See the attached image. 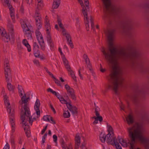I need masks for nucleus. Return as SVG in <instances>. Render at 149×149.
<instances>
[{
	"label": "nucleus",
	"mask_w": 149,
	"mask_h": 149,
	"mask_svg": "<svg viewBox=\"0 0 149 149\" xmlns=\"http://www.w3.org/2000/svg\"><path fill=\"white\" fill-rule=\"evenodd\" d=\"M114 32L115 30L113 29L107 31V34L109 48L105 50L104 48L102 47L101 51L112 68L110 74L111 84L109 86V88H111L116 94H118V88L119 86H121L124 80L122 70L118 65V59H120L126 62L127 66L132 70L141 68L142 66L137 60L140 56L138 51L135 50L131 53L126 48H121L118 50L113 47L112 41Z\"/></svg>",
	"instance_id": "1"
},
{
	"label": "nucleus",
	"mask_w": 149,
	"mask_h": 149,
	"mask_svg": "<svg viewBox=\"0 0 149 149\" xmlns=\"http://www.w3.org/2000/svg\"><path fill=\"white\" fill-rule=\"evenodd\" d=\"M29 97H26V95L24 94L19 102L21 107V119L26 134L28 137L30 136V131L29 130V125L26 123L27 121L31 125L33 120H31L30 116V111L28 107V103Z\"/></svg>",
	"instance_id": "2"
},
{
	"label": "nucleus",
	"mask_w": 149,
	"mask_h": 149,
	"mask_svg": "<svg viewBox=\"0 0 149 149\" xmlns=\"http://www.w3.org/2000/svg\"><path fill=\"white\" fill-rule=\"evenodd\" d=\"M141 125L138 123H135L133 126L127 128V131L130 139V149H134V144L136 140H139L142 143L146 144L148 142V140L141 135Z\"/></svg>",
	"instance_id": "3"
},
{
	"label": "nucleus",
	"mask_w": 149,
	"mask_h": 149,
	"mask_svg": "<svg viewBox=\"0 0 149 149\" xmlns=\"http://www.w3.org/2000/svg\"><path fill=\"white\" fill-rule=\"evenodd\" d=\"M104 4V10L106 13L117 15L119 9L111 4L110 0H102Z\"/></svg>",
	"instance_id": "4"
},
{
	"label": "nucleus",
	"mask_w": 149,
	"mask_h": 149,
	"mask_svg": "<svg viewBox=\"0 0 149 149\" xmlns=\"http://www.w3.org/2000/svg\"><path fill=\"white\" fill-rule=\"evenodd\" d=\"M4 104L6 107L7 111L8 113L11 126H14L15 124L14 121V110L11 108L10 103L8 99V97L6 95L3 96Z\"/></svg>",
	"instance_id": "5"
},
{
	"label": "nucleus",
	"mask_w": 149,
	"mask_h": 149,
	"mask_svg": "<svg viewBox=\"0 0 149 149\" xmlns=\"http://www.w3.org/2000/svg\"><path fill=\"white\" fill-rule=\"evenodd\" d=\"M21 25L25 36L28 37V39H32V37L30 29L32 27L28 19L26 18L24 19Z\"/></svg>",
	"instance_id": "6"
},
{
	"label": "nucleus",
	"mask_w": 149,
	"mask_h": 149,
	"mask_svg": "<svg viewBox=\"0 0 149 149\" xmlns=\"http://www.w3.org/2000/svg\"><path fill=\"white\" fill-rule=\"evenodd\" d=\"M123 23L124 25L123 27L124 31L127 33H130V31L133 28L131 20L127 19L124 21Z\"/></svg>",
	"instance_id": "7"
},
{
	"label": "nucleus",
	"mask_w": 149,
	"mask_h": 149,
	"mask_svg": "<svg viewBox=\"0 0 149 149\" xmlns=\"http://www.w3.org/2000/svg\"><path fill=\"white\" fill-rule=\"evenodd\" d=\"M40 14H37L35 13L34 16V18L35 20L36 24L38 29H40L42 26V19Z\"/></svg>",
	"instance_id": "8"
},
{
	"label": "nucleus",
	"mask_w": 149,
	"mask_h": 149,
	"mask_svg": "<svg viewBox=\"0 0 149 149\" xmlns=\"http://www.w3.org/2000/svg\"><path fill=\"white\" fill-rule=\"evenodd\" d=\"M106 136V141L107 143L113 145L114 139H117L114 136V133H108Z\"/></svg>",
	"instance_id": "9"
},
{
	"label": "nucleus",
	"mask_w": 149,
	"mask_h": 149,
	"mask_svg": "<svg viewBox=\"0 0 149 149\" xmlns=\"http://www.w3.org/2000/svg\"><path fill=\"white\" fill-rule=\"evenodd\" d=\"M68 109L73 115H77L78 113L77 108L75 106H72L70 104H67Z\"/></svg>",
	"instance_id": "10"
},
{
	"label": "nucleus",
	"mask_w": 149,
	"mask_h": 149,
	"mask_svg": "<svg viewBox=\"0 0 149 149\" xmlns=\"http://www.w3.org/2000/svg\"><path fill=\"white\" fill-rule=\"evenodd\" d=\"M83 58L85 60L87 68L89 69L91 72L93 73V71L88 56L86 54H84L83 55Z\"/></svg>",
	"instance_id": "11"
},
{
	"label": "nucleus",
	"mask_w": 149,
	"mask_h": 149,
	"mask_svg": "<svg viewBox=\"0 0 149 149\" xmlns=\"http://www.w3.org/2000/svg\"><path fill=\"white\" fill-rule=\"evenodd\" d=\"M45 26L46 29L47 33V35H50V33L49 31L51 29L50 25L49 23V20L48 19L47 16H45Z\"/></svg>",
	"instance_id": "12"
},
{
	"label": "nucleus",
	"mask_w": 149,
	"mask_h": 149,
	"mask_svg": "<svg viewBox=\"0 0 149 149\" xmlns=\"http://www.w3.org/2000/svg\"><path fill=\"white\" fill-rule=\"evenodd\" d=\"M40 105V101L38 99H37L35 103L34 108L36 111L37 115L38 116V117L40 115V111L39 109Z\"/></svg>",
	"instance_id": "13"
},
{
	"label": "nucleus",
	"mask_w": 149,
	"mask_h": 149,
	"mask_svg": "<svg viewBox=\"0 0 149 149\" xmlns=\"http://www.w3.org/2000/svg\"><path fill=\"white\" fill-rule=\"evenodd\" d=\"M7 28L9 33L11 36V38H13L14 37L13 26L10 23V22H8V24L7 25Z\"/></svg>",
	"instance_id": "14"
},
{
	"label": "nucleus",
	"mask_w": 149,
	"mask_h": 149,
	"mask_svg": "<svg viewBox=\"0 0 149 149\" xmlns=\"http://www.w3.org/2000/svg\"><path fill=\"white\" fill-rule=\"evenodd\" d=\"M39 30L38 29L36 31V35L37 39L39 43L41 42H44L43 38Z\"/></svg>",
	"instance_id": "15"
},
{
	"label": "nucleus",
	"mask_w": 149,
	"mask_h": 149,
	"mask_svg": "<svg viewBox=\"0 0 149 149\" xmlns=\"http://www.w3.org/2000/svg\"><path fill=\"white\" fill-rule=\"evenodd\" d=\"M37 1L38 3L36 9L35 13L37 14H40L39 11L42 8L43 5L42 2V0H37Z\"/></svg>",
	"instance_id": "16"
},
{
	"label": "nucleus",
	"mask_w": 149,
	"mask_h": 149,
	"mask_svg": "<svg viewBox=\"0 0 149 149\" xmlns=\"http://www.w3.org/2000/svg\"><path fill=\"white\" fill-rule=\"evenodd\" d=\"M80 137L79 134H77L75 139V149H78L79 146L80 144Z\"/></svg>",
	"instance_id": "17"
},
{
	"label": "nucleus",
	"mask_w": 149,
	"mask_h": 149,
	"mask_svg": "<svg viewBox=\"0 0 149 149\" xmlns=\"http://www.w3.org/2000/svg\"><path fill=\"white\" fill-rule=\"evenodd\" d=\"M82 12L83 13V15L84 16V17H86V19H88V16L87 15V11L89 9V7L88 6V8H87V7L86 5V6H85L83 5H83H82Z\"/></svg>",
	"instance_id": "18"
},
{
	"label": "nucleus",
	"mask_w": 149,
	"mask_h": 149,
	"mask_svg": "<svg viewBox=\"0 0 149 149\" xmlns=\"http://www.w3.org/2000/svg\"><path fill=\"white\" fill-rule=\"evenodd\" d=\"M68 94L74 100H76V97L74 93V90L72 88L67 91Z\"/></svg>",
	"instance_id": "19"
},
{
	"label": "nucleus",
	"mask_w": 149,
	"mask_h": 149,
	"mask_svg": "<svg viewBox=\"0 0 149 149\" xmlns=\"http://www.w3.org/2000/svg\"><path fill=\"white\" fill-rule=\"evenodd\" d=\"M126 121L129 125L132 124L134 122V119L133 116L131 114H129L126 118Z\"/></svg>",
	"instance_id": "20"
},
{
	"label": "nucleus",
	"mask_w": 149,
	"mask_h": 149,
	"mask_svg": "<svg viewBox=\"0 0 149 149\" xmlns=\"http://www.w3.org/2000/svg\"><path fill=\"white\" fill-rule=\"evenodd\" d=\"M62 33L63 36L66 37L67 42L69 41V40H70V39H71V37L70 34L67 32L65 30H63Z\"/></svg>",
	"instance_id": "21"
},
{
	"label": "nucleus",
	"mask_w": 149,
	"mask_h": 149,
	"mask_svg": "<svg viewBox=\"0 0 149 149\" xmlns=\"http://www.w3.org/2000/svg\"><path fill=\"white\" fill-rule=\"evenodd\" d=\"M63 63L64 64L65 67L67 70H70V68L71 67L70 66L69 64L68 61L65 57L63 58Z\"/></svg>",
	"instance_id": "22"
},
{
	"label": "nucleus",
	"mask_w": 149,
	"mask_h": 149,
	"mask_svg": "<svg viewBox=\"0 0 149 149\" xmlns=\"http://www.w3.org/2000/svg\"><path fill=\"white\" fill-rule=\"evenodd\" d=\"M47 92H50L53 94L56 95L58 99H59L60 97H61V96L59 93H57L56 91H54L50 88H49L47 89Z\"/></svg>",
	"instance_id": "23"
},
{
	"label": "nucleus",
	"mask_w": 149,
	"mask_h": 149,
	"mask_svg": "<svg viewBox=\"0 0 149 149\" xmlns=\"http://www.w3.org/2000/svg\"><path fill=\"white\" fill-rule=\"evenodd\" d=\"M22 43L27 48V50L29 52L31 51V49L30 46L28 43L27 40L26 39H24L22 41Z\"/></svg>",
	"instance_id": "24"
},
{
	"label": "nucleus",
	"mask_w": 149,
	"mask_h": 149,
	"mask_svg": "<svg viewBox=\"0 0 149 149\" xmlns=\"http://www.w3.org/2000/svg\"><path fill=\"white\" fill-rule=\"evenodd\" d=\"M47 41L49 43L51 48H53L54 46V45L51 39V37L50 35H47Z\"/></svg>",
	"instance_id": "25"
},
{
	"label": "nucleus",
	"mask_w": 149,
	"mask_h": 149,
	"mask_svg": "<svg viewBox=\"0 0 149 149\" xmlns=\"http://www.w3.org/2000/svg\"><path fill=\"white\" fill-rule=\"evenodd\" d=\"M100 140L102 143H104L105 141H106V136L105 134L102 132H101L100 136Z\"/></svg>",
	"instance_id": "26"
},
{
	"label": "nucleus",
	"mask_w": 149,
	"mask_h": 149,
	"mask_svg": "<svg viewBox=\"0 0 149 149\" xmlns=\"http://www.w3.org/2000/svg\"><path fill=\"white\" fill-rule=\"evenodd\" d=\"M7 87L8 90L12 91H13L15 88V86L13 85L10 83H8Z\"/></svg>",
	"instance_id": "27"
},
{
	"label": "nucleus",
	"mask_w": 149,
	"mask_h": 149,
	"mask_svg": "<svg viewBox=\"0 0 149 149\" xmlns=\"http://www.w3.org/2000/svg\"><path fill=\"white\" fill-rule=\"evenodd\" d=\"M115 145L117 149H122L121 146L118 142L117 139H115L114 140L113 145Z\"/></svg>",
	"instance_id": "28"
},
{
	"label": "nucleus",
	"mask_w": 149,
	"mask_h": 149,
	"mask_svg": "<svg viewBox=\"0 0 149 149\" xmlns=\"http://www.w3.org/2000/svg\"><path fill=\"white\" fill-rule=\"evenodd\" d=\"M18 89L20 95L22 96L23 95V93H24V92L22 87L21 86L18 85Z\"/></svg>",
	"instance_id": "29"
},
{
	"label": "nucleus",
	"mask_w": 149,
	"mask_h": 149,
	"mask_svg": "<svg viewBox=\"0 0 149 149\" xmlns=\"http://www.w3.org/2000/svg\"><path fill=\"white\" fill-rule=\"evenodd\" d=\"M107 131L108 132V133H113V129L111 126L110 125H109L108 123L107 124Z\"/></svg>",
	"instance_id": "30"
},
{
	"label": "nucleus",
	"mask_w": 149,
	"mask_h": 149,
	"mask_svg": "<svg viewBox=\"0 0 149 149\" xmlns=\"http://www.w3.org/2000/svg\"><path fill=\"white\" fill-rule=\"evenodd\" d=\"M60 3L54 1L52 5V8L54 9L57 8L59 6Z\"/></svg>",
	"instance_id": "31"
},
{
	"label": "nucleus",
	"mask_w": 149,
	"mask_h": 149,
	"mask_svg": "<svg viewBox=\"0 0 149 149\" xmlns=\"http://www.w3.org/2000/svg\"><path fill=\"white\" fill-rule=\"evenodd\" d=\"M9 63L8 60L7 58H5L4 62V66L5 68H9Z\"/></svg>",
	"instance_id": "32"
},
{
	"label": "nucleus",
	"mask_w": 149,
	"mask_h": 149,
	"mask_svg": "<svg viewBox=\"0 0 149 149\" xmlns=\"http://www.w3.org/2000/svg\"><path fill=\"white\" fill-rule=\"evenodd\" d=\"M63 116L65 118H68L70 116V114L68 110L64 111L63 114Z\"/></svg>",
	"instance_id": "33"
},
{
	"label": "nucleus",
	"mask_w": 149,
	"mask_h": 149,
	"mask_svg": "<svg viewBox=\"0 0 149 149\" xmlns=\"http://www.w3.org/2000/svg\"><path fill=\"white\" fill-rule=\"evenodd\" d=\"M88 19V18L87 19H86V17H84L85 22L86 24V28L87 31H89V25Z\"/></svg>",
	"instance_id": "34"
},
{
	"label": "nucleus",
	"mask_w": 149,
	"mask_h": 149,
	"mask_svg": "<svg viewBox=\"0 0 149 149\" xmlns=\"http://www.w3.org/2000/svg\"><path fill=\"white\" fill-rule=\"evenodd\" d=\"M4 70L5 75L7 74H11V72L10 70V68H4Z\"/></svg>",
	"instance_id": "35"
},
{
	"label": "nucleus",
	"mask_w": 149,
	"mask_h": 149,
	"mask_svg": "<svg viewBox=\"0 0 149 149\" xmlns=\"http://www.w3.org/2000/svg\"><path fill=\"white\" fill-rule=\"evenodd\" d=\"M7 83H9L10 81L11 80V74H7L5 75Z\"/></svg>",
	"instance_id": "36"
},
{
	"label": "nucleus",
	"mask_w": 149,
	"mask_h": 149,
	"mask_svg": "<svg viewBox=\"0 0 149 149\" xmlns=\"http://www.w3.org/2000/svg\"><path fill=\"white\" fill-rule=\"evenodd\" d=\"M50 116L48 115L44 116L43 117V119L44 121L50 122L49 119Z\"/></svg>",
	"instance_id": "37"
},
{
	"label": "nucleus",
	"mask_w": 149,
	"mask_h": 149,
	"mask_svg": "<svg viewBox=\"0 0 149 149\" xmlns=\"http://www.w3.org/2000/svg\"><path fill=\"white\" fill-rule=\"evenodd\" d=\"M39 43L40 44L41 49L43 51H44L45 50V45L44 44V42H41Z\"/></svg>",
	"instance_id": "38"
},
{
	"label": "nucleus",
	"mask_w": 149,
	"mask_h": 149,
	"mask_svg": "<svg viewBox=\"0 0 149 149\" xmlns=\"http://www.w3.org/2000/svg\"><path fill=\"white\" fill-rule=\"evenodd\" d=\"M2 36L4 37L7 40V42L10 40V36L9 35H8L6 32L3 35H2Z\"/></svg>",
	"instance_id": "39"
},
{
	"label": "nucleus",
	"mask_w": 149,
	"mask_h": 149,
	"mask_svg": "<svg viewBox=\"0 0 149 149\" xmlns=\"http://www.w3.org/2000/svg\"><path fill=\"white\" fill-rule=\"evenodd\" d=\"M34 63L38 67H40V63L39 61L35 59L33 61Z\"/></svg>",
	"instance_id": "40"
},
{
	"label": "nucleus",
	"mask_w": 149,
	"mask_h": 149,
	"mask_svg": "<svg viewBox=\"0 0 149 149\" xmlns=\"http://www.w3.org/2000/svg\"><path fill=\"white\" fill-rule=\"evenodd\" d=\"M90 20L91 23V27L92 29H93L94 27V23L93 22V19L91 16H90Z\"/></svg>",
	"instance_id": "41"
},
{
	"label": "nucleus",
	"mask_w": 149,
	"mask_h": 149,
	"mask_svg": "<svg viewBox=\"0 0 149 149\" xmlns=\"http://www.w3.org/2000/svg\"><path fill=\"white\" fill-rule=\"evenodd\" d=\"M6 31L3 28H0V34L1 36L3 35L5 33Z\"/></svg>",
	"instance_id": "42"
},
{
	"label": "nucleus",
	"mask_w": 149,
	"mask_h": 149,
	"mask_svg": "<svg viewBox=\"0 0 149 149\" xmlns=\"http://www.w3.org/2000/svg\"><path fill=\"white\" fill-rule=\"evenodd\" d=\"M67 42L68 45H70V47L72 48H74V45L71 39H70V40H69V41H68V42Z\"/></svg>",
	"instance_id": "43"
},
{
	"label": "nucleus",
	"mask_w": 149,
	"mask_h": 149,
	"mask_svg": "<svg viewBox=\"0 0 149 149\" xmlns=\"http://www.w3.org/2000/svg\"><path fill=\"white\" fill-rule=\"evenodd\" d=\"M10 143L12 146H14L15 145V141L14 139L13 138H11L10 139Z\"/></svg>",
	"instance_id": "44"
},
{
	"label": "nucleus",
	"mask_w": 149,
	"mask_h": 149,
	"mask_svg": "<svg viewBox=\"0 0 149 149\" xmlns=\"http://www.w3.org/2000/svg\"><path fill=\"white\" fill-rule=\"evenodd\" d=\"M10 15L12 18V19L13 20V22L14 23L15 22L14 13H10Z\"/></svg>",
	"instance_id": "45"
},
{
	"label": "nucleus",
	"mask_w": 149,
	"mask_h": 149,
	"mask_svg": "<svg viewBox=\"0 0 149 149\" xmlns=\"http://www.w3.org/2000/svg\"><path fill=\"white\" fill-rule=\"evenodd\" d=\"M10 10V13H14V10L13 7L10 5V7H8Z\"/></svg>",
	"instance_id": "46"
},
{
	"label": "nucleus",
	"mask_w": 149,
	"mask_h": 149,
	"mask_svg": "<svg viewBox=\"0 0 149 149\" xmlns=\"http://www.w3.org/2000/svg\"><path fill=\"white\" fill-rule=\"evenodd\" d=\"M10 146L8 143H6L3 149H9Z\"/></svg>",
	"instance_id": "47"
},
{
	"label": "nucleus",
	"mask_w": 149,
	"mask_h": 149,
	"mask_svg": "<svg viewBox=\"0 0 149 149\" xmlns=\"http://www.w3.org/2000/svg\"><path fill=\"white\" fill-rule=\"evenodd\" d=\"M53 137L54 139V141L55 143H56L57 142V137L56 135H54Z\"/></svg>",
	"instance_id": "48"
},
{
	"label": "nucleus",
	"mask_w": 149,
	"mask_h": 149,
	"mask_svg": "<svg viewBox=\"0 0 149 149\" xmlns=\"http://www.w3.org/2000/svg\"><path fill=\"white\" fill-rule=\"evenodd\" d=\"M54 80H55V83L56 84H57L58 86H61L60 82L59 81V80H58L57 79H56V78H55V79H54Z\"/></svg>",
	"instance_id": "49"
},
{
	"label": "nucleus",
	"mask_w": 149,
	"mask_h": 149,
	"mask_svg": "<svg viewBox=\"0 0 149 149\" xmlns=\"http://www.w3.org/2000/svg\"><path fill=\"white\" fill-rule=\"evenodd\" d=\"M81 70V68H80L79 70V71H78V73H79V76H80L81 79H83V77L82 74L81 73L80 71Z\"/></svg>",
	"instance_id": "50"
},
{
	"label": "nucleus",
	"mask_w": 149,
	"mask_h": 149,
	"mask_svg": "<svg viewBox=\"0 0 149 149\" xmlns=\"http://www.w3.org/2000/svg\"><path fill=\"white\" fill-rule=\"evenodd\" d=\"M49 120H50V121H51V123L54 124H56V122H55V121L53 119V118L52 117L50 116V118Z\"/></svg>",
	"instance_id": "51"
},
{
	"label": "nucleus",
	"mask_w": 149,
	"mask_h": 149,
	"mask_svg": "<svg viewBox=\"0 0 149 149\" xmlns=\"http://www.w3.org/2000/svg\"><path fill=\"white\" fill-rule=\"evenodd\" d=\"M34 54L35 56L36 57H38L39 55V51L38 52H34Z\"/></svg>",
	"instance_id": "52"
},
{
	"label": "nucleus",
	"mask_w": 149,
	"mask_h": 149,
	"mask_svg": "<svg viewBox=\"0 0 149 149\" xmlns=\"http://www.w3.org/2000/svg\"><path fill=\"white\" fill-rule=\"evenodd\" d=\"M65 88L66 89L67 91H69L70 89H71L72 88H71L70 86L68 84H66L65 85Z\"/></svg>",
	"instance_id": "53"
},
{
	"label": "nucleus",
	"mask_w": 149,
	"mask_h": 149,
	"mask_svg": "<svg viewBox=\"0 0 149 149\" xmlns=\"http://www.w3.org/2000/svg\"><path fill=\"white\" fill-rule=\"evenodd\" d=\"M72 78L74 80V81L76 82L77 81V79H76V77L75 76L74 74H73L72 75H71Z\"/></svg>",
	"instance_id": "54"
},
{
	"label": "nucleus",
	"mask_w": 149,
	"mask_h": 149,
	"mask_svg": "<svg viewBox=\"0 0 149 149\" xmlns=\"http://www.w3.org/2000/svg\"><path fill=\"white\" fill-rule=\"evenodd\" d=\"M50 107L51 108V109L53 111L54 113H56V111L55 109L53 107L52 105V104H50Z\"/></svg>",
	"instance_id": "55"
},
{
	"label": "nucleus",
	"mask_w": 149,
	"mask_h": 149,
	"mask_svg": "<svg viewBox=\"0 0 149 149\" xmlns=\"http://www.w3.org/2000/svg\"><path fill=\"white\" fill-rule=\"evenodd\" d=\"M95 115L97 116V117H98V116H100V113H99L98 111L97 110V108H95Z\"/></svg>",
	"instance_id": "56"
},
{
	"label": "nucleus",
	"mask_w": 149,
	"mask_h": 149,
	"mask_svg": "<svg viewBox=\"0 0 149 149\" xmlns=\"http://www.w3.org/2000/svg\"><path fill=\"white\" fill-rule=\"evenodd\" d=\"M84 2L85 5L86 6L87 8H88V5L89 4L88 0H84Z\"/></svg>",
	"instance_id": "57"
},
{
	"label": "nucleus",
	"mask_w": 149,
	"mask_h": 149,
	"mask_svg": "<svg viewBox=\"0 0 149 149\" xmlns=\"http://www.w3.org/2000/svg\"><path fill=\"white\" fill-rule=\"evenodd\" d=\"M68 70V71L69 72V73L70 74V75H72L73 74H74V72L71 70V68H70V70Z\"/></svg>",
	"instance_id": "58"
},
{
	"label": "nucleus",
	"mask_w": 149,
	"mask_h": 149,
	"mask_svg": "<svg viewBox=\"0 0 149 149\" xmlns=\"http://www.w3.org/2000/svg\"><path fill=\"white\" fill-rule=\"evenodd\" d=\"M4 2L6 3L8 7H10V4L9 3V0H5Z\"/></svg>",
	"instance_id": "59"
},
{
	"label": "nucleus",
	"mask_w": 149,
	"mask_h": 149,
	"mask_svg": "<svg viewBox=\"0 0 149 149\" xmlns=\"http://www.w3.org/2000/svg\"><path fill=\"white\" fill-rule=\"evenodd\" d=\"M80 148L81 149H87L85 146V145L84 144H82L80 146Z\"/></svg>",
	"instance_id": "60"
},
{
	"label": "nucleus",
	"mask_w": 149,
	"mask_h": 149,
	"mask_svg": "<svg viewBox=\"0 0 149 149\" xmlns=\"http://www.w3.org/2000/svg\"><path fill=\"white\" fill-rule=\"evenodd\" d=\"M100 71L102 72H104L105 71V69H103L102 68V65L101 64H100Z\"/></svg>",
	"instance_id": "61"
},
{
	"label": "nucleus",
	"mask_w": 149,
	"mask_h": 149,
	"mask_svg": "<svg viewBox=\"0 0 149 149\" xmlns=\"http://www.w3.org/2000/svg\"><path fill=\"white\" fill-rule=\"evenodd\" d=\"M61 102L62 104H66L67 106V104H69L68 103H67V101L65 100V99H63V100H61Z\"/></svg>",
	"instance_id": "62"
},
{
	"label": "nucleus",
	"mask_w": 149,
	"mask_h": 149,
	"mask_svg": "<svg viewBox=\"0 0 149 149\" xmlns=\"http://www.w3.org/2000/svg\"><path fill=\"white\" fill-rule=\"evenodd\" d=\"M120 144L122 145V146L124 147H127V143L126 141L124 143H120Z\"/></svg>",
	"instance_id": "63"
},
{
	"label": "nucleus",
	"mask_w": 149,
	"mask_h": 149,
	"mask_svg": "<svg viewBox=\"0 0 149 149\" xmlns=\"http://www.w3.org/2000/svg\"><path fill=\"white\" fill-rule=\"evenodd\" d=\"M97 119H98V120H99L101 122L103 120V118L102 116H99L98 117H97Z\"/></svg>",
	"instance_id": "64"
}]
</instances>
